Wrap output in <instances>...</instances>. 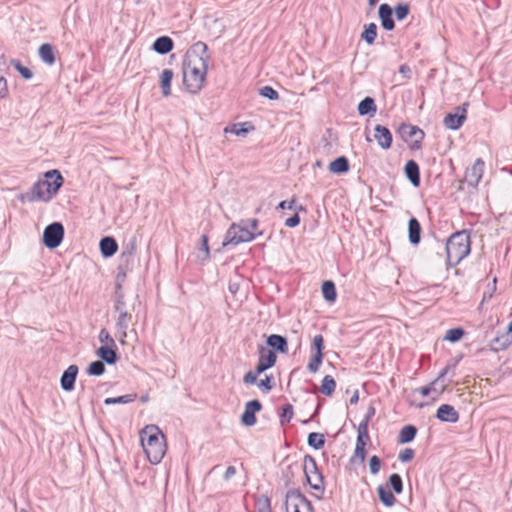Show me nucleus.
Instances as JSON below:
<instances>
[{"mask_svg": "<svg viewBox=\"0 0 512 512\" xmlns=\"http://www.w3.org/2000/svg\"><path fill=\"white\" fill-rule=\"evenodd\" d=\"M208 56L189 54L183 62V83L193 94L198 93L204 84L207 74Z\"/></svg>", "mask_w": 512, "mask_h": 512, "instance_id": "f257e3e1", "label": "nucleus"}, {"mask_svg": "<svg viewBox=\"0 0 512 512\" xmlns=\"http://www.w3.org/2000/svg\"><path fill=\"white\" fill-rule=\"evenodd\" d=\"M141 445L151 464H158L165 455V436L156 425L145 426L140 433Z\"/></svg>", "mask_w": 512, "mask_h": 512, "instance_id": "f03ea898", "label": "nucleus"}, {"mask_svg": "<svg viewBox=\"0 0 512 512\" xmlns=\"http://www.w3.org/2000/svg\"><path fill=\"white\" fill-rule=\"evenodd\" d=\"M448 267L458 265L471 251L470 234L466 230L453 233L446 242Z\"/></svg>", "mask_w": 512, "mask_h": 512, "instance_id": "7ed1b4c3", "label": "nucleus"}, {"mask_svg": "<svg viewBox=\"0 0 512 512\" xmlns=\"http://www.w3.org/2000/svg\"><path fill=\"white\" fill-rule=\"evenodd\" d=\"M114 310L118 313L115 322L116 335L119 337V341L124 344L127 330L132 324L133 316L131 310H134V304L128 305L125 300H121V296H118V300H115L114 303Z\"/></svg>", "mask_w": 512, "mask_h": 512, "instance_id": "20e7f679", "label": "nucleus"}, {"mask_svg": "<svg viewBox=\"0 0 512 512\" xmlns=\"http://www.w3.org/2000/svg\"><path fill=\"white\" fill-rule=\"evenodd\" d=\"M262 234L261 231L257 233L252 232L247 225H244L242 222L239 224L233 223L226 232L222 246H235L242 242H250Z\"/></svg>", "mask_w": 512, "mask_h": 512, "instance_id": "39448f33", "label": "nucleus"}, {"mask_svg": "<svg viewBox=\"0 0 512 512\" xmlns=\"http://www.w3.org/2000/svg\"><path fill=\"white\" fill-rule=\"evenodd\" d=\"M303 472L310 487L316 491H323V476L320 473L316 460L311 455H305L303 459Z\"/></svg>", "mask_w": 512, "mask_h": 512, "instance_id": "423d86ee", "label": "nucleus"}, {"mask_svg": "<svg viewBox=\"0 0 512 512\" xmlns=\"http://www.w3.org/2000/svg\"><path fill=\"white\" fill-rule=\"evenodd\" d=\"M401 139L409 144L412 150L421 148V143L425 137V133L418 126L402 123L398 128Z\"/></svg>", "mask_w": 512, "mask_h": 512, "instance_id": "0eeeda50", "label": "nucleus"}, {"mask_svg": "<svg viewBox=\"0 0 512 512\" xmlns=\"http://www.w3.org/2000/svg\"><path fill=\"white\" fill-rule=\"evenodd\" d=\"M64 237V226L60 222H53L45 227L43 232V243L49 249L60 246Z\"/></svg>", "mask_w": 512, "mask_h": 512, "instance_id": "6e6552de", "label": "nucleus"}, {"mask_svg": "<svg viewBox=\"0 0 512 512\" xmlns=\"http://www.w3.org/2000/svg\"><path fill=\"white\" fill-rule=\"evenodd\" d=\"M286 512H300V508H305L312 512L311 502L298 490H289L285 500Z\"/></svg>", "mask_w": 512, "mask_h": 512, "instance_id": "1a4fd4ad", "label": "nucleus"}, {"mask_svg": "<svg viewBox=\"0 0 512 512\" xmlns=\"http://www.w3.org/2000/svg\"><path fill=\"white\" fill-rule=\"evenodd\" d=\"M52 199L51 195L45 189L44 184L41 180L34 183L29 191L21 194L20 200L22 202H35V201H45L48 202Z\"/></svg>", "mask_w": 512, "mask_h": 512, "instance_id": "9d476101", "label": "nucleus"}, {"mask_svg": "<svg viewBox=\"0 0 512 512\" xmlns=\"http://www.w3.org/2000/svg\"><path fill=\"white\" fill-rule=\"evenodd\" d=\"M468 106V103H463L456 108L455 113H448L443 120L444 126L451 130L459 129L466 120Z\"/></svg>", "mask_w": 512, "mask_h": 512, "instance_id": "9b49d317", "label": "nucleus"}, {"mask_svg": "<svg viewBox=\"0 0 512 512\" xmlns=\"http://www.w3.org/2000/svg\"><path fill=\"white\" fill-rule=\"evenodd\" d=\"M44 176L45 180L41 181L44 184L45 189L48 191L51 197H53L62 187L64 179L61 173L56 169L47 171Z\"/></svg>", "mask_w": 512, "mask_h": 512, "instance_id": "f8f14e48", "label": "nucleus"}, {"mask_svg": "<svg viewBox=\"0 0 512 512\" xmlns=\"http://www.w3.org/2000/svg\"><path fill=\"white\" fill-rule=\"evenodd\" d=\"M262 409V404L259 400L254 399L248 401L245 404V409L243 414L241 415V422L244 426L251 427L256 424V416L257 412H260Z\"/></svg>", "mask_w": 512, "mask_h": 512, "instance_id": "ddd939ff", "label": "nucleus"}, {"mask_svg": "<svg viewBox=\"0 0 512 512\" xmlns=\"http://www.w3.org/2000/svg\"><path fill=\"white\" fill-rule=\"evenodd\" d=\"M484 171V162L482 159L478 158L474 164L466 170L465 180L471 187H476L482 176Z\"/></svg>", "mask_w": 512, "mask_h": 512, "instance_id": "4468645a", "label": "nucleus"}, {"mask_svg": "<svg viewBox=\"0 0 512 512\" xmlns=\"http://www.w3.org/2000/svg\"><path fill=\"white\" fill-rule=\"evenodd\" d=\"M276 353L272 350H269L263 346L259 348V359L257 363V368L259 372H265L267 369L273 367L276 363Z\"/></svg>", "mask_w": 512, "mask_h": 512, "instance_id": "2eb2a0df", "label": "nucleus"}, {"mask_svg": "<svg viewBox=\"0 0 512 512\" xmlns=\"http://www.w3.org/2000/svg\"><path fill=\"white\" fill-rule=\"evenodd\" d=\"M374 139L383 150H388L392 146L393 137L390 130L380 124H377L374 128Z\"/></svg>", "mask_w": 512, "mask_h": 512, "instance_id": "dca6fc26", "label": "nucleus"}, {"mask_svg": "<svg viewBox=\"0 0 512 512\" xmlns=\"http://www.w3.org/2000/svg\"><path fill=\"white\" fill-rule=\"evenodd\" d=\"M78 375V366L70 365L62 374L60 379L61 388L64 391H72L75 386V381Z\"/></svg>", "mask_w": 512, "mask_h": 512, "instance_id": "f3484780", "label": "nucleus"}, {"mask_svg": "<svg viewBox=\"0 0 512 512\" xmlns=\"http://www.w3.org/2000/svg\"><path fill=\"white\" fill-rule=\"evenodd\" d=\"M381 26L387 31H391L395 28V22L393 19V9L387 3H383L378 9Z\"/></svg>", "mask_w": 512, "mask_h": 512, "instance_id": "a211bd4d", "label": "nucleus"}, {"mask_svg": "<svg viewBox=\"0 0 512 512\" xmlns=\"http://www.w3.org/2000/svg\"><path fill=\"white\" fill-rule=\"evenodd\" d=\"M436 418L442 422L456 423L459 420V413L452 405L442 404L437 409Z\"/></svg>", "mask_w": 512, "mask_h": 512, "instance_id": "6ab92c4d", "label": "nucleus"}, {"mask_svg": "<svg viewBox=\"0 0 512 512\" xmlns=\"http://www.w3.org/2000/svg\"><path fill=\"white\" fill-rule=\"evenodd\" d=\"M96 353L103 363L105 362L109 365L115 364L119 359L116 346L102 345Z\"/></svg>", "mask_w": 512, "mask_h": 512, "instance_id": "aec40b11", "label": "nucleus"}, {"mask_svg": "<svg viewBox=\"0 0 512 512\" xmlns=\"http://www.w3.org/2000/svg\"><path fill=\"white\" fill-rule=\"evenodd\" d=\"M456 367V363L452 365H447L442 372L439 374V376L431 382L428 386H423L416 389V392L420 393L422 396L426 397L428 396L432 390H436L435 386L438 384V382L445 377V375L449 374L451 372L452 376L454 375V370Z\"/></svg>", "mask_w": 512, "mask_h": 512, "instance_id": "412c9836", "label": "nucleus"}, {"mask_svg": "<svg viewBox=\"0 0 512 512\" xmlns=\"http://www.w3.org/2000/svg\"><path fill=\"white\" fill-rule=\"evenodd\" d=\"M266 343L272 351H277L279 353H287L288 351L287 339L282 335L271 334L267 337Z\"/></svg>", "mask_w": 512, "mask_h": 512, "instance_id": "4be33fe9", "label": "nucleus"}, {"mask_svg": "<svg viewBox=\"0 0 512 512\" xmlns=\"http://www.w3.org/2000/svg\"><path fill=\"white\" fill-rule=\"evenodd\" d=\"M404 173L414 187H418L420 185V169L416 161L409 160L405 164Z\"/></svg>", "mask_w": 512, "mask_h": 512, "instance_id": "5701e85b", "label": "nucleus"}, {"mask_svg": "<svg viewBox=\"0 0 512 512\" xmlns=\"http://www.w3.org/2000/svg\"><path fill=\"white\" fill-rule=\"evenodd\" d=\"M100 251L103 257H112L118 250V244L113 237L106 236L100 240Z\"/></svg>", "mask_w": 512, "mask_h": 512, "instance_id": "b1692460", "label": "nucleus"}, {"mask_svg": "<svg viewBox=\"0 0 512 512\" xmlns=\"http://www.w3.org/2000/svg\"><path fill=\"white\" fill-rule=\"evenodd\" d=\"M173 40L168 36L158 37L153 43V50L158 54L164 55L173 49Z\"/></svg>", "mask_w": 512, "mask_h": 512, "instance_id": "393cba45", "label": "nucleus"}, {"mask_svg": "<svg viewBox=\"0 0 512 512\" xmlns=\"http://www.w3.org/2000/svg\"><path fill=\"white\" fill-rule=\"evenodd\" d=\"M173 77L174 73L171 69H164L160 74L159 84L164 97L171 95V82Z\"/></svg>", "mask_w": 512, "mask_h": 512, "instance_id": "a878e982", "label": "nucleus"}, {"mask_svg": "<svg viewBox=\"0 0 512 512\" xmlns=\"http://www.w3.org/2000/svg\"><path fill=\"white\" fill-rule=\"evenodd\" d=\"M408 236L411 244H419L421 240V225L414 217L410 218L408 222Z\"/></svg>", "mask_w": 512, "mask_h": 512, "instance_id": "bb28decb", "label": "nucleus"}, {"mask_svg": "<svg viewBox=\"0 0 512 512\" xmlns=\"http://www.w3.org/2000/svg\"><path fill=\"white\" fill-rule=\"evenodd\" d=\"M512 343V333H507L506 331L496 336L490 343L491 349L494 351H501L508 348V346Z\"/></svg>", "mask_w": 512, "mask_h": 512, "instance_id": "cd10ccee", "label": "nucleus"}, {"mask_svg": "<svg viewBox=\"0 0 512 512\" xmlns=\"http://www.w3.org/2000/svg\"><path fill=\"white\" fill-rule=\"evenodd\" d=\"M358 113L361 116L370 115L373 116L377 111V106L375 104V101L372 97H365L363 100L360 101L358 104Z\"/></svg>", "mask_w": 512, "mask_h": 512, "instance_id": "c85d7f7f", "label": "nucleus"}, {"mask_svg": "<svg viewBox=\"0 0 512 512\" xmlns=\"http://www.w3.org/2000/svg\"><path fill=\"white\" fill-rule=\"evenodd\" d=\"M349 161L345 156H340L330 162L329 170L334 174H344L349 171Z\"/></svg>", "mask_w": 512, "mask_h": 512, "instance_id": "c756f323", "label": "nucleus"}, {"mask_svg": "<svg viewBox=\"0 0 512 512\" xmlns=\"http://www.w3.org/2000/svg\"><path fill=\"white\" fill-rule=\"evenodd\" d=\"M39 57L44 63H46L50 66L53 65L56 61L53 46L49 43L42 44L39 47Z\"/></svg>", "mask_w": 512, "mask_h": 512, "instance_id": "7c9ffc66", "label": "nucleus"}, {"mask_svg": "<svg viewBox=\"0 0 512 512\" xmlns=\"http://www.w3.org/2000/svg\"><path fill=\"white\" fill-rule=\"evenodd\" d=\"M377 492L379 499L383 503V505H385L386 507H392L395 504L396 498L389 489L380 485L377 488Z\"/></svg>", "mask_w": 512, "mask_h": 512, "instance_id": "2f4dec72", "label": "nucleus"}, {"mask_svg": "<svg viewBox=\"0 0 512 512\" xmlns=\"http://www.w3.org/2000/svg\"><path fill=\"white\" fill-rule=\"evenodd\" d=\"M417 434V428L414 425L404 426L399 433V443L405 444L411 442Z\"/></svg>", "mask_w": 512, "mask_h": 512, "instance_id": "473e14b6", "label": "nucleus"}, {"mask_svg": "<svg viewBox=\"0 0 512 512\" xmlns=\"http://www.w3.org/2000/svg\"><path fill=\"white\" fill-rule=\"evenodd\" d=\"M322 294L326 301L334 302L337 297L336 287L333 281L326 280L322 284Z\"/></svg>", "mask_w": 512, "mask_h": 512, "instance_id": "72a5a7b5", "label": "nucleus"}, {"mask_svg": "<svg viewBox=\"0 0 512 512\" xmlns=\"http://www.w3.org/2000/svg\"><path fill=\"white\" fill-rule=\"evenodd\" d=\"M336 388V382L334 378L330 375H326L323 380L320 387V392L326 396H331Z\"/></svg>", "mask_w": 512, "mask_h": 512, "instance_id": "f704fd0d", "label": "nucleus"}, {"mask_svg": "<svg viewBox=\"0 0 512 512\" xmlns=\"http://www.w3.org/2000/svg\"><path fill=\"white\" fill-rule=\"evenodd\" d=\"M136 394H126L118 397H109L104 400L105 405L127 404L136 399Z\"/></svg>", "mask_w": 512, "mask_h": 512, "instance_id": "c9c22d12", "label": "nucleus"}, {"mask_svg": "<svg viewBox=\"0 0 512 512\" xmlns=\"http://www.w3.org/2000/svg\"><path fill=\"white\" fill-rule=\"evenodd\" d=\"M377 36V26L375 23H370L365 27L361 38L367 42V44L371 45L374 43Z\"/></svg>", "mask_w": 512, "mask_h": 512, "instance_id": "e433bc0d", "label": "nucleus"}, {"mask_svg": "<svg viewBox=\"0 0 512 512\" xmlns=\"http://www.w3.org/2000/svg\"><path fill=\"white\" fill-rule=\"evenodd\" d=\"M307 443L314 449H321L325 444L324 435L316 432H311L308 435Z\"/></svg>", "mask_w": 512, "mask_h": 512, "instance_id": "4c0bfd02", "label": "nucleus"}, {"mask_svg": "<svg viewBox=\"0 0 512 512\" xmlns=\"http://www.w3.org/2000/svg\"><path fill=\"white\" fill-rule=\"evenodd\" d=\"M105 372V365L101 360H96L89 364L87 373L91 376H101Z\"/></svg>", "mask_w": 512, "mask_h": 512, "instance_id": "58836bf2", "label": "nucleus"}, {"mask_svg": "<svg viewBox=\"0 0 512 512\" xmlns=\"http://www.w3.org/2000/svg\"><path fill=\"white\" fill-rule=\"evenodd\" d=\"M464 334L465 331L462 328H452L446 332L444 340L454 343L459 341L464 336Z\"/></svg>", "mask_w": 512, "mask_h": 512, "instance_id": "ea45409f", "label": "nucleus"}, {"mask_svg": "<svg viewBox=\"0 0 512 512\" xmlns=\"http://www.w3.org/2000/svg\"><path fill=\"white\" fill-rule=\"evenodd\" d=\"M323 352H319V353H315L311 358H310V361L307 365V369L311 372V373H316L319 368H320V365L323 361Z\"/></svg>", "mask_w": 512, "mask_h": 512, "instance_id": "a19ab883", "label": "nucleus"}, {"mask_svg": "<svg viewBox=\"0 0 512 512\" xmlns=\"http://www.w3.org/2000/svg\"><path fill=\"white\" fill-rule=\"evenodd\" d=\"M294 415L293 406L289 403L282 406V413L280 414V423L282 426L289 423Z\"/></svg>", "mask_w": 512, "mask_h": 512, "instance_id": "79ce46f5", "label": "nucleus"}, {"mask_svg": "<svg viewBox=\"0 0 512 512\" xmlns=\"http://www.w3.org/2000/svg\"><path fill=\"white\" fill-rule=\"evenodd\" d=\"M10 63L24 79L28 80L33 77L32 71L29 68L23 66L19 60L12 59Z\"/></svg>", "mask_w": 512, "mask_h": 512, "instance_id": "37998d69", "label": "nucleus"}, {"mask_svg": "<svg viewBox=\"0 0 512 512\" xmlns=\"http://www.w3.org/2000/svg\"><path fill=\"white\" fill-rule=\"evenodd\" d=\"M389 485L395 493L400 494L403 490V481L401 476L397 473L391 474L389 477Z\"/></svg>", "mask_w": 512, "mask_h": 512, "instance_id": "c03bdc74", "label": "nucleus"}, {"mask_svg": "<svg viewBox=\"0 0 512 512\" xmlns=\"http://www.w3.org/2000/svg\"><path fill=\"white\" fill-rule=\"evenodd\" d=\"M365 445L366 443L363 439H357L353 458H358L361 462L365 460Z\"/></svg>", "mask_w": 512, "mask_h": 512, "instance_id": "a18cd8bd", "label": "nucleus"}, {"mask_svg": "<svg viewBox=\"0 0 512 512\" xmlns=\"http://www.w3.org/2000/svg\"><path fill=\"white\" fill-rule=\"evenodd\" d=\"M394 11H395L396 19L398 21L404 20L409 14V11H410L409 5L406 3H399L395 7Z\"/></svg>", "mask_w": 512, "mask_h": 512, "instance_id": "49530a36", "label": "nucleus"}, {"mask_svg": "<svg viewBox=\"0 0 512 512\" xmlns=\"http://www.w3.org/2000/svg\"><path fill=\"white\" fill-rule=\"evenodd\" d=\"M259 94L269 100H277L279 97L278 92L271 86H264L260 88Z\"/></svg>", "mask_w": 512, "mask_h": 512, "instance_id": "de8ad7c7", "label": "nucleus"}, {"mask_svg": "<svg viewBox=\"0 0 512 512\" xmlns=\"http://www.w3.org/2000/svg\"><path fill=\"white\" fill-rule=\"evenodd\" d=\"M258 387L265 394L270 392L273 388V377L266 375L264 379L258 382Z\"/></svg>", "mask_w": 512, "mask_h": 512, "instance_id": "09e8293b", "label": "nucleus"}, {"mask_svg": "<svg viewBox=\"0 0 512 512\" xmlns=\"http://www.w3.org/2000/svg\"><path fill=\"white\" fill-rule=\"evenodd\" d=\"M98 338H99V341L101 343H104L105 345L116 346L115 340L111 337V335L105 328H102L100 330Z\"/></svg>", "mask_w": 512, "mask_h": 512, "instance_id": "8fccbe9b", "label": "nucleus"}, {"mask_svg": "<svg viewBox=\"0 0 512 512\" xmlns=\"http://www.w3.org/2000/svg\"><path fill=\"white\" fill-rule=\"evenodd\" d=\"M261 373L262 372H259L257 367L255 371H248L243 377V382L247 385L255 384L257 382L258 375Z\"/></svg>", "mask_w": 512, "mask_h": 512, "instance_id": "3c124183", "label": "nucleus"}, {"mask_svg": "<svg viewBox=\"0 0 512 512\" xmlns=\"http://www.w3.org/2000/svg\"><path fill=\"white\" fill-rule=\"evenodd\" d=\"M381 468V460L378 456L374 455L369 460V469L370 472L375 475L380 471Z\"/></svg>", "mask_w": 512, "mask_h": 512, "instance_id": "603ef678", "label": "nucleus"}, {"mask_svg": "<svg viewBox=\"0 0 512 512\" xmlns=\"http://www.w3.org/2000/svg\"><path fill=\"white\" fill-rule=\"evenodd\" d=\"M368 421L367 419H363L360 424H359V427H358V437L357 439H363L366 438L368 439L369 438V435H368Z\"/></svg>", "mask_w": 512, "mask_h": 512, "instance_id": "864d4df0", "label": "nucleus"}, {"mask_svg": "<svg viewBox=\"0 0 512 512\" xmlns=\"http://www.w3.org/2000/svg\"><path fill=\"white\" fill-rule=\"evenodd\" d=\"M415 456V452L413 449L411 448H405L404 450H402L399 455H398V459L401 461V462H409L411 461Z\"/></svg>", "mask_w": 512, "mask_h": 512, "instance_id": "5fc2aeb1", "label": "nucleus"}, {"mask_svg": "<svg viewBox=\"0 0 512 512\" xmlns=\"http://www.w3.org/2000/svg\"><path fill=\"white\" fill-rule=\"evenodd\" d=\"M278 208L280 209H290V210H296V211H301L304 209V207L302 205H299V206H295V201L294 200H291V201H287V200H284V201H281L278 205Z\"/></svg>", "mask_w": 512, "mask_h": 512, "instance_id": "6e6d98bb", "label": "nucleus"}, {"mask_svg": "<svg viewBox=\"0 0 512 512\" xmlns=\"http://www.w3.org/2000/svg\"><path fill=\"white\" fill-rule=\"evenodd\" d=\"M323 348H324L323 336L320 334L314 336L313 343H312V349L315 350V353H319V352H322Z\"/></svg>", "mask_w": 512, "mask_h": 512, "instance_id": "4d7b16f0", "label": "nucleus"}, {"mask_svg": "<svg viewBox=\"0 0 512 512\" xmlns=\"http://www.w3.org/2000/svg\"><path fill=\"white\" fill-rule=\"evenodd\" d=\"M246 125H247V123L234 124L233 128H232V132L237 136H245L249 131V129L245 127Z\"/></svg>", "mask_w": 512, "mask_h": 512, "instance_id": "13d9d810", "label": "nucleus"}, {"mask_svg": "<svg viewBox=\"0 0 512 512\" xmlns=\"http://www.w3.org/2000/svg\"><path fill=\"white\" fill-rule=\"evenodd\" d=\"M300 223V217L298 213H295L293 216L289 217L285 221V225L289 228H294L298 226Z\"/></svg>", "mask_w": 512, "mask_h": 512, "instance_id": "bf43d9fd", "label": "nucleus"}, {"mask_svg": "<svg viewBox=\"0 0 512 512\" xmlns=\"http://www.w3.org/2000/svg\"><path fill=\"white\" fill-rule=\"evenodd\" d=\"M201 249L205 252V259H208L210 256V250L208 245V237L206 235L201 236Z\"/></svg>", "mask_w": 512, "mask_h": 512, "instance_id": "052dcab7", "label": "nucleus"}, {"mask_svg": "<svg viewBox=\"0 0 512 512\" xmlns=\"http://www.w3.org/2000/svg\"><path fill=\"white\" fill-rule=\"evenodd\" d=\"M236 474V468L234 466H228L224 473V480H230Z\"/></svg>", "mask_w": 512, "mask_h": 512, "instance_id": "680f3d73", "label": "nucleus"}, {"mask_svg": "<svg viewBox=\"0 0 512 512\" xmlns=\"http://www.w3.org/2000/svg\"><path fill=\"white\" fill-rule=\"evenodd\" d=\"M242 223L244 225H247V227L252 231L254 232V230H256L258 224H259V221L257 219H251V220H246V221H242Z\"/></svg>", "mask_w": 512, "mask_h": 512, "instance_id": "e2e57ef3", "label": "nucleus"}, {"mask_svg": "<svg viewBox=\"0 0 512 512\" xmlns=\"http://www.w3.org/2000/svg\"><path fill=\"white\" fill-rule=\"evenodd\" d=\"M7 92V83L4 77H0V98L4 97Z\"/></svg>", "mask_w": 512, "mask_h": 512, "instance_id": "0e129e2a", "label": "nucleus"}, {"mask_svg": "<svg viewBox=\"0 0 512 512\" xmlns=\"http://www.w3.org/2000/svg\"><path fill=\"white\" fill-rule=\"evenodd\" d=\"M118 296H121V300L122 301L125 300V296H124V293L122 291V286H121L120 283H117L116 287H115V300H118Z\"/></svg>", "mask_w": 512, "mask_h": 512, "instance_id": "69168bd1", "label": "nucleus"}, {"mask_svg": "<svg viewBox=\"0 0 512 512\" xmlns=\"http://www.w3.org/2000/svg\"><path fill=\"white\" fill-rule=\"evenodd\" d=\"M375 415V408L373 406H370L368 409H367V412H366V415L364 417V419H367V421L369 422V420Z\"/></svg>", "mask_w": 512, "mask_h": 512, "instance_id": "338daca9", "label": "nucleus"}, {"mask_svg": "<svg viewBox=\"0 0 512 512\" xmlns=\"http://www.w3.org/2000/svg\"><path fill=\"white\" fill-rule=\"evenodd\" d=\"M258 512H271L268 499H266V505L264 507H260Z\"/></svg>", "mask_w": 512, "mask_h": 512, "instance_id": "774afa93", "label": "nucleus"}]
</instances>
